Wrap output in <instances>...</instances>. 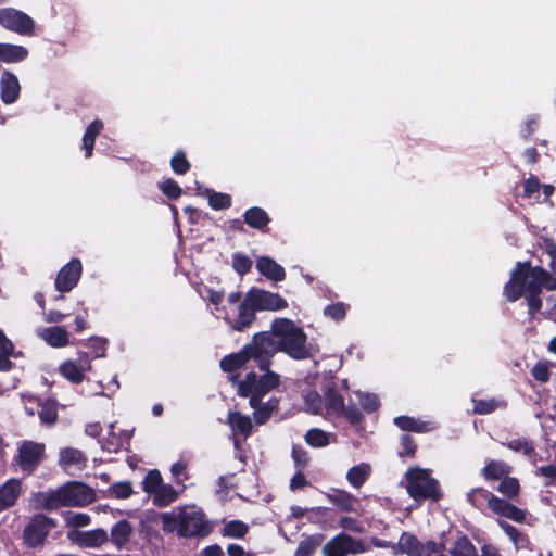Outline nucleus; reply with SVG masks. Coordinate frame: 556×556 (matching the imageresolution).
I'll use <instances>...</instances> for the list:
<instances>
[{"label":"nucleus","mask_w":556,"mask_h":556,"mask_svg":"<svg viewBox=\"0 0 556 556\" xmlns=\"http://www.w3.org/2000/svg\"><path fill=\"white\" fill-rule=\"evenodd\" d=\"M542 288L556 290V278L541 267L529 268L518 263L511 270L510 279L504 287V295L510 302L517 301L523 293H540Z\"/></svg>","instance_id":"nucleus-1"},{"label":"nucleus","mask_w":556,"mask_h":556,"mask_svg":"<svg viewBox=\"0 0 556 556\" xmlns=\"http://www.w3.org/2000/svg\"><path fill=\"white\" fill-rule=\"evenodd\" d=\"M278 352H282L295 361L312 356L307 336L301 327L288 318H275L268 331Z\"/></svg>","instance_id":"nucleus-2"},{"label":"nucleus","mask_w":556,"mask_h":556,"mask_svg":"<svg viewBox=\"0 0 556 556\" xmlns=\"http://www.w3.org/2000/svg\"><path fill=\"white\" fill-rule=\"evenodd\" d=\"M165 532H177L179 536H204L210 532L202 509L194 505L174 508L161 515Z\"/></svg>","instance_id":"nucleus-3"},{"label":"nucleus","mask_w":556,"mask_h":556,"mask_svg":"<svg viewBox=\"0 0 556 556\" xmlns=\"http://www.w3.org/2000/svg\"><path fill=\"white\" fill-rule=\"evenodd\" d=\"M258 376L255 372H249L239 383L238 394L242 397H249L251 407L261 404L263 397L270 391L277 389L281 383V376L273 370H263Z\"/></svg>","instance_id":"nucleus-4"},{"label":"nucleus","mask_w":556,"mask_h":556,"mask_svg":"<svg viewBox=\"0 0 556 556\" xmlns=\"http://www.w3.org/2000/svg\"><path fill=\"white\" fill-rule=\"evenodd\" d=\"M406 490L408 494L417 501L440 498L438 481L430 477L426 469L412 468L405 475Z\"/></svg>","instance_id":"nucleus-5"},{"label":"nucleus","mask_w":556,"mask_h":556,"mask_svg":"<svg viewBox=\"0 0 556 556\" xmlns=\"http://www.w3.org/2000/svg\"><path fill=\"white\" fill-rule=\"evenodd\" d=\"M271 337L268 331L258 332L245 344L249 359L253 361L260 370H270L273 357L278 353Z\"/></svg>","instance_id":"nucleus-6"},{"label":"nucleus","mask_w":556,"mask_h":556,"mask_svg":"<svg viewBox=\"0 0 556 556\" xmlns=\"http://www.w3.org/2000/svg\"><path fill=\"white\" fill-rule=\"evenodd\" d=\"M444 546L434 541L421 543L414 534L403 532L396 545L393 546V554H406L407 556H445Z\"/></svg>","instance_id":"nucleus-7"},{"label":"nucleus","mask_w":556,"mask_h":556,"mask_svg":"<svg viewBox=\"0 0 556 556\" xmlns=\"http://www.w3.org/2000/svg\"><path fill=\"white\" fill-rule=\"evenodd\" d=\"M324 408L328 416H345L351 422L356 424L362 419V413L353 407H345L344 397L336 388H328L324 396Z\"/></svg>","instance_id":"nucleus-8"},{"label":"nucleus","mask_w":556,"mask_h":556,"mask_svg":"<svg viewBox=\"0 0 556 556\" xmlns=\"http://www.w3.org/2000/svg\"><path fill=\"white\" fill-rule=\"evenodd\" d=\"M367 551L362 540L340 533L327 542L323 548L325 556H348L350 554H362Z\"/></svg>","instance_id":"nucleus-9"},{"label":"nucleus","mask_w":556,"mask_h":556,"mask_svg":"<svg viewBox=\"0 0 556 556\" xmlns=\"http://www.w3.org/2000/svg\"><path fill=\"white\" fill-rule=\"evenodd\" d=\"M53 526V520L46 516L37 515L33 517L23 532L25 543L29 547L42 545Z\"/></svg>","instance_id":"nucleus-10"},{"label":"nucleus","mask_w":556,"mask_h":556,"mask_svg":"<svg viewBox=\"0 0 556 556\" xmlns=\"http://www.w3.org/2000/svg\"><path fill=\"white\" fill-rule=\"evenodd\" d=\"M247 295L256 311H281L288 307V302L278 293L253 288Z\"/></svg>","instance_id":"nucleus-11"},{"label":"nucleus","mask_w":556,"mask_h":556,"mask_svg":"<svg viewBox=\"0 0 556 556\" xmlns=\"http://www.w3.org/2000/svg\"><path fill=\"white\" fill-rule=\"evenodd\" d=\"M91 358L88 353H79L78 359H67L60 367V374L70 382L78 384L84 381L85 374L91 370Z\"/></svg>","instance_id":"nucleus-12"},{"label":"nucleus","mask_w":556,"mask_h":556,"mask_svg":"<svg viewBox=\"0 0 556 556\" xmlns=\"http://www.w3.org/2000/svg\"><path fill=\"white\" fill-rule=\"evenodd\" d=\"M0 24L22 35L30 34L34 28L33 20L25 13L14 9L0 10Z\"/></svg>","instance_id":"nucleus-13"},{"label":"nucleus","mask_w":556,"mask_h":556,"mask_svg":"<svg viewBox=\"0 0 556 556\" xmlns=\"http://www.w3.org/2000/svg\"><path fill=\"white\" fill-rule=\"evenodd\" d=\"M63 486L66 507H83L93 502L94 492L80 482H68Z\"/></svg>","instance_id":"nucleus-14"},{"label":"nucleus","mask_w":556,"mask_h":556,"mask_svg":"<svg viewBox=\"0 0 556 556\" xmlns=\"http://www.w3.org/2000/svg\"><path fill=\"white\" fill-rule=\"evenodd\" d=\"M45 445L33 441H25L18 448V464L23 471L31 472L41 462Z\"/></svg>","instance_id":"nucleus-15"},{"label":"nucleus","mask_w":556,"mask_h":556,"mask_svg":"<svg viewBox=\"0 0 556 556\" xmlns=\"http://www.w3.org/2000/svg\"><path fill=\"white\" fill-rule=\"evenodd\" d=\"M67 538L81 547L97 548L109 541L108 532L104 529H93L89 531H79L73 529L68 531Z\"/></svg>","instance_id":"nucleus-16"},{"label":"nucleus","mask_w":556,"mask_h":556,"mask_svg":"<svg viewBox=\"0 0 556 556\" xmlns=\"http://www.w3.org/2000/svg\"><path fill=\"white\" fill-rule=\"evenodd\" d=\"M81 275V263L77 258H73L63 266L55 279V288L60 292L71 291L78 282Z\"/></svg>","instance_id":"nucleus-17"},{"label":"nucleus","mask_w":556,"mask_h":556,"mask_svg":"<svg viewBox=\"0 0 556 556\" xmlns=\"http://www.w3.org/2000/svg\"><path fill=\"white\" fill-rule=\"evenodd\" d=\"M31 502L35 508L47 510H54L60 507H66L63 486H60L55 490L34 493L31 496Z\"/></svg>","instance_id":"nucleus-18"},{"label":"nucleus","mask_w":556,"mask_h":556,"mask_svg":"<svg viewBox=\"0 0 556 556\" xmlns=\"http://www.w3.org/2000/svg\"><path fill=\"white\" fill-rule=\"evenodd\" d=\"M255 312L256 309L252 306V302H249V298L245 295L243 302L238 307L237 318L231 320L227 313L223 315V318L232 330L243 331L253 324Z\"/></svg>","instance_id":"nucleus-19"},{"label":"nucleus","mask_w":556,"mask_h":556,"mask_svg":"<svg viewBox=\"0 0 556 556\" xmlns=\"http://www.w3.org/2000/svg\"><path fill=\"white\" fill-rule=\"evenodd\" d=\"M36 334L52 348H64L70 344V332L59 326L37 328Z\"/></svg>","instance_id":"nucleus-20"},{"label":"nucleus","mask_w":556,"mask_h":556,"mask_svg":"<svg viewBox=\"0 0 556 556\" xmlns=\"http://www.w3.org/2000/svg\"><path fill=\"white\" fill-rule=\"evenodd\" d=\"M489 509L498 516L509 518L516 522H522L526 518V513L523 510L495 495L491 498Z\"/></svg>","instance_id":"nucleus-21"},{"label":"nucleus","mask_w":556,"mask_h":556,"mask_svg":"<svg viewBox=\"0 0 556 556\" xmlns=\"http://www.w3.org/2000/svg\"><path fill=\"white\" fill-rule=\"evenodd\" d=\"M21 86L17 77L11 72H3L0 78L1 100L5 104L14 103L20 96Z\"/></svg>","instance_id":"nucleus-22"},{"label":"nucleus","mask_w":556,"mask_h":556,"mask_svg":"<svg viewBox=\"0 0 556 556\" xmlns=\"http://www.w3.org/2000/svg\"><path fill=\"white\" fill-rule=\"evenodd\" d=\"M59 464L67 472L81 470L86 465V457L77 448L65 447L60 452Z\"/></svg>","instance_id":"nucleus-23"},{"label":"nucleus","mask_w":556,"mask_h":556,"mask_svg":"<svg viewBox=\"0 0 556 556\" xmlns=\"http://www.w3.org/2000/svg\"><path fill=\"white\" fill-rule=\"evenodd\" d=\"M21 481L16 479L8 480L0 488V511L12 507L16 503L21 495Z\"/></svg>","instance_id":"nucleus-24"},{"label":"nucleus","mask_w":556,"mask_h":556,"mask_svg":"<svg viewBox=\"0 0 556 556\" xmlns=\"http://www.w3.org/2000/svg\"><path fill=\"white\" fill-rule=\"evenodd\" d=\"M257 270L267 279L273 281H282L286 273L282 266L268 256H261L256 260Z\"/></svg>","instance_id":"nucleus-25"},{"label":"nucleus","mask_w":556,"mask_h":556,"mask_svg":"<svg viewBox=\"0 0 556 556\" xmlns=\"http://www.w3.org/2000/svg\"><path fill=\"white\" fill-rule=\"evenodd\" d=\"M328 500L344 511H356L359 501L344 490H332L327 494Z\"/></svg>","instance_id":"nucleus-26"},{"label":"nucleus","mask_w":556,"mask_h":556,"mask_svg":"<svg viewBox=\"0 0 556 556\" xmlns=\"http://www.w3.org/2000/svg\"><path fill=\"white\" fill-rule=\"evenodd\" d=\"M227 422L236 435L240 434L243 438H248L252 432L253 426L251 418L238 412H230L227 417Z\"/></svg>","instance_id":"nucleus-27"},{"label":"nucleus","mask_w":556,"mask_h":556,"mask_svg":"<svg viewBox=\"0 0 556 556\" xmlns=\"http://www.w3.org/2000/svg\"><path fill=\"white\" fill-rule=\"evenodd\" d=\"M132 528L127 520H119L116 522L110 533L111 542L118 548H123L130 539Z\"/></svg>","instance_id":"nucleus-28"},{"label":"nucleus","mask_w":556,"mask_h":556,"mask_svg":"<svg viewBox=\"0 0 556 556\" xmlns=\"http://www.w3.org/2000/svg\"><path fill=\"white\" fill-rule=\"evenodd\" d=\"M510 471L511 467L507 463L491 459L486 462L481 473L485 480H500L508 476Z\"/></svg>","instance_id":"nucleus-29"},{"label":"nucleus","mask_w":556,"mask_h":556,"mask_svg":"<svg viewBox=\"0 0 556 556\" xmlns=\"http://www.w3.org/2000/svg\"><path fill=\"white\" fill-rule=\"evenodd\" d=\"M28 54L26 48L22 46L0 43V61L14 63L23 61Z\"/></svg>","instance_id":"nucleus-30"},{"label":"nucleus","mask_w":556,"mask_h":556,"mask_svg":"<svg viewBox=\"0 0 556 556\" xmlns=\"http://www.w3.org/2000/svg\"><path fill=\"white\" fill-rule=\"evenodd\" d=\"M394 424L405 431L427 432L434 429V426L431 422L416 420L407 416L396 417L394 419Z\"/></svg>","instance_id":"nucleus-31"},{"label":"nucleus","mask_w":556,"mask_h":556,"mask_svg":"<svg viewBox=\"0 0 556 556\" xmlns=\"http://www.w3.org/2000/svg\"><path fill=\"white\" fill-rule=\"evenodd\" d=\"M370 471V466L368 464L362 463L359 465L352 467L348 471L346 479L352 486L358 489L368 479Z\"/></svg>","instance_id":"nucleus-32"},{"label":"nucleus","mask_w":556,"mask_h":556,"mask_svg":"<svg viewBox=\"0 0 556 556\" xmlns=\"http://www.w3.org/2000/svg\"><path fill=\"white\" fill-rule=\"evenodd\" d=\"M179 495V492L174 489L170 484L163 483L153 493V504L159 507H164L175 502Z\"/></svg>","instance_id":"nucleus-33"},{"label":"nucleus","mask_w":556,"mask_h":556,"mask_svg":"<svg viewBox=\"0 0 556 556\" xmlns=\"http://www.w3.org/2000/svg\"><path fill=\"white\" fill-rule=\"evenodd\" d=\"M248 361L250 359L244 345L240 352L223 357L220 361V367L224 371H233L244 366Z\"/></svg>","instance_id":"nucleus-34"},{"label":"nucleus","mask_w":556,"mask_h":556,"mask_svg":"<svg viewBox=\"0 0 556 556\" xmlns=\"http://www.w3.org/2000/svg\"><path fill=\"white\" fill-rule=\"evenodd\" d=\"M497 525L501 529L506 533V535L511 540L515 547L519 548H528L529 540L526 534L520 532L516 527L509 525L504 520H497Z\"/></svg>","instance_id":"nucleus-35"},{"label":"nucleus","mask_w":556,"mask_h":556,"mask_svg":"<svg viewBox=\"0 0 556 556\" xmlns=\"http://www.w3.org/2000/svg\"><path fill=\"white\" fill-rule=\"evenodd\" d=\"M494 494L483 488L472 489L467 494L468 502L482 510L484 508H489L491 504V498H493Z\"/></svg>","instance_id":"nucleus-36"},{"label":"nucleus","mask_w":556,"mask_h":556,"mask_svg":"<svg viewBox=\"0 0 556 556\" xmlns=\"http://www.w3.org/2000/svg\"><path fill=\"white\" fill-rule=\"evenodd\" d=\"M103 128V123L101 121H93L86 129L85 135L83 137V148L86 152V157H90L92 154V149L94 144V140L99 132Z\"/></svg>","instance_id":"nucleus-37"},{"label":"nucleus","mask_w":556,"mask_h":556,"mask_svg":"<svg viewBox=\"0 0 556 556\" xmlns=\"http://www.w3.org/2000/svg\"><path fill=\"white\" fill-rule=\"evenodd\" d=\"M244 222L252 228L261 229L269 223V217L263 208L255 206L244 213Z\"/></svg>","instance_id":"nucleus-38"},{"label":"nucleus","mask_w":556,"mask_h":556,"mask_svg":"<svg viewBox=\"0 0 556 556\" xmlns=\"http://www.w3.org/2000/svg\"><path fill=\"white\" fill-rule=\"evenodd\" d=\"M14 346L12 342L0 330V371H8L12 367V362L9 359L13 355Z\"/></svg>","instance_id":"nucleus-39"},{"label":"nucleus","mask_w":556,"mask_h":556,"mask_svg":"<svg viewBox=\"0 0 556 556\" xmlns=\"http://www.w3.org/2000/svg\"><path fill=\"white\" fill-rule=\"evenodd\" d=\"M38 415L43 425L52 426L58 418L56 403L52 400L41 402Z\"/></svg>","instance_id":"nucleus-40"},{"label":"nucleus","mask_w":556,"mask_h":556,"mask_svg":"<svg viewBox=\"0 0 556 556\" xmlns=\"http://www.w3.org/2000/svg\"><path fill=\"white\" fill-rule=\"evenodd\" d=\"M305 441L313 447H325L330 443V434L321 429L313 428L306 432Z\"/></svg>","instance_id":"nucleus-41"},{"label":"nucleus","mask_w":556,"mask_h":556,"mask_svg":"<svg viewBox=\"0 0 556 556\" xmlns=\"http://www.w3.org/2000/svg\"><path fill=\"white\" fill-rule=\"evenodd\" d=\"M497 491L508 498L517 497L520 491L518 479L506 476L500 482Z\"/></svg>","instance_id":"nucleus-42"},{"label":"nucleus","mask_w":556,"mask_h":556,"mask_svg":"<svg viewBox=\"0 0 556 556\" xmlns=\"http://www.w3.org/2000/svg\"><path fill=\"white\" fill-rule=\"evenodd\" d=\"M450 553L452 556H478L475 545L466 536L459 538Z\"/></svg>","instance_id":"nucleus-43"},{"label":"nucleus","mask_w":556,"mask_h":556,"mask_svg":"<svg viewBox=\"0 0 556 556\" xmlns=\"http://www.w3.org/2000/svg\"><path fill=\"white\" fill-rule=\"evenodd\" d=\"M205 194L208 199L210 206L214 210H223L229 207L231 204V198L227 193L215 192L206 189Z\"/></svg>","instance_id":"nucleus-44"},{"label":"nucleus","mask_w":556,"mask_h":556,"mask_svg":"<svg viewBox=\"0 0 556 556\" xmlns=\"http://www.w3.org/2000/svg\"><path fill=\"white\" fill-rule=\"evenodd\" d=\"M248 526L240 520H230L225 523L223 535L233 539H241L248 532Z\"/></svg>","instance_id":"nucleus-45"},{"label":"nucleus","mask_w":556,"mask_h":556,"mask_svg":"<svg viewBox=\"0 0 556 556\" xmlns=\"http://www.w3.org/2000/svg\"><path fill=\"white\" fill-rule=\"evenodd\" d=\"M321 536H309L300 542L294 556H312L315 549L320 545Z\"/></svg>","instance_id":"nucleus-46"},{"label":"nucleus","mask_w":556,"mask_h":556,"mask_svg":"<svg viewBox=\"0 0 556 556\" xmlns=\"http://www.w3.org/2000/svg\"><path fill=\"white\" fill-rule=\"evenodd\" d=\"M163 484V479L157 470H150L142 481V490L153 495L155 491Z\"/></svg>","instance_id":"nucleus-47"},{"label":"nucleus","mask_w":556,"mask_h":556,"mask_svg":"<svg viewBox=\"0 0 556 556\" xmlns=\"http://www.w3.org/2000/svg\"><path fill=\"white\" fill-rule=\"evenodd\" d=\"M304 404L311 414H320L324 407L323 399L316 391H308L304 394Z\"/></svg>","instance_id":"nucleus-48"},{"label":"nucleus","mask_w":556,"mask_h":556,"mask_svg":"<svg viewBox=\"0 0 556 556\" xmlns=\"http://www.w3.org/2000/svg\"><path fill=\"white\" fill-rule=\"evenodd\" d=\"M277 407V401L270 400L267 403L260 404L254 409V418L257 424L262 425L267 421L273 410Z\"/></svg>","instance_id":"nucleus-49"},{"label":"nucleus","mask_w":556,"mask_h":556,"mask_svg":"<svg viewBox=\"0 0 556 556\" xmlns=\"http://www.w3.org/2000/svg\"><path fill=\"white\" fill-rule=\"evenodd\" d=\"M473 412L477 414H490L494 412L497 407H502L505 405L503 401L490 399V400H475L473 401Z\"/></svg>","instance_id":"nucleus-50"},{"label":"nucleus","mask_w":556,"mask_h":556,"mask_svg":"<svg viewBox=\"0 0 556 556\" xmlns=\"http://www.w3.org/2000/svg\"><path fill=\"white\" fill-rule=\"evenodd\" d=\"M64 519L66 526L73 528L86 527L91 522L90 516L85 513H66Z\"/></svg>","instance_id":"nucleus-51"},{"label":"nucleus","mask_w":556,"mask_h":556,"mask_svg":"<svg viewBox=\"0 0 556 556\" xmlns=\"http://www.w3.org/2000/svg\"><path fill=\"white\" fill-rule=\"evenodd\" d=\"M551 363L546 361L538 362L531 369L533 378L542 383L549 380L551 377Z\"/></svg>","instance_id":"nucleus-52"},{"label":"nucleus","mask_w":556,"mask_h":556,"mask_svg":"<svg viewBox=\"0 0 556 556\" xmlns=\"http://www.w3.org/2000/svg\"><path fill=\"white\" fill-rule=\"evenodd\" d=\"M109 492L116 498H128L132 494V486L129 481H122L112 484Z\"/></svg>","instance_id":"nucleus-53"},{"label":"nucleus","mask_w":556,"mask_h":556,"mask_svg":"<svg viewBox=\"0 0 556 556\" xmlns=\"http://www.w3.org/2000/svg\"><path fill=\"white\" fill-rule=\"evenodd\" d=\"M349 305L338 302L325 307L324 314L334 320H341L345 317Z\"/></svg>","instance_id":"nucleus-54"},{"label":"nucleus","mask_w":556,"mask_h":556,"mask_svg":"<svg viewBox=\"0 0 556 556\" xmlns=\"http://www.w3.org/2000/svg\"><path fill=\"white\" fill-rule=\"evenodd\" d=\"M172 169L178 174L184 175L189 170L190 164L188 160L186 159V155L184 152H177L170 161Z\"/></svg>","instance_id":"nucleus-55"},{"label":"nucleus","mask_w":556,"mask_h":556,"mask_svg":"<svg viewBox=\"0 0 556 556\" xmlns=\"http://www.w3.org/2000/svg\"><path fill=\"white\" fill-rule=\"evenodd\" d=\"M232 266L238 274L244 275L251 269L252 262L247 256L235 254L232 257Z\"/></svg>","instance_id":"nucleus-56"},{"label":"nucleus","mask_w":556,"mask_h":556,"mask_svg":"<svg viewBox=\"0 0 556 556\" xmlns=\"http://www.w3.org/2000/svg\"><path fill=\"white\" fill-rule=\"evenodd\" d=\"M507 447L514 452L530 455L533 452V446L525 439H516L507 443Z\"/></svg>","instance_id":"nucleus-57"},{"label":"nucleus","mask_w":556,"mask_h":556,"mask_svg":"<svg viewBox=\"0 0 556 556\" xmlns=\"http://www.w3.org/2000/svg\"><path fill=\"white\" fill-rule=\"evenodd\" d=\"M170 472L176 479V484L180 485L181 491H184L186 488L184 482H185V480L188 479V476L186 473V465L180 462H177L172 465Z\"/></svg>","instance_id":"nucleus-58"},{"label":"nucleus","mask_w":556,"mask_h":556,"mask_svg":"<svg viewBox=\"0 0 556 556\" xmlns=\"http://www.w3.org/2000/svg\"><path fill=\"white\" fill-rule=\"evenodd\" d=\"M356 395L359 400L362 407L365 410L372 412V410L377 409L379 402H378V399L376 395L365 394V393H361V392H357Z\"/></svg>","instance_id":"nucleus-59"},{"label":"nucleus","mask_w":556,"mask_h":556,"mask_svg":"<svg viewBox=\"0 0 556 556\" xmlns=\"http://www.w3.org/2000/svg\"><path fill=\"white\" fill-rule=\"evenodd\" d=\"M162 191L170 199H177L181 194V189L176 181L167 179L160 185Z\"/></svg>","instance_id":"nucleus-60"},{"label":"nucleus","mask_w":556,"mask_h":556,"mask_svg":"<svg viewBox=\"0 0 556 556\" xmlns=\"http://www.w3.org/2000/svg\"><path fill=\"white\" fill-rule=\"evenodd\" d=\"M540 187L541 185L539 179L534 176H531L523 182V193L527 198H532L535 194H539Z\"/></svg>","instance_id":"nucleus-61"},{"label":"nucleus","mask_w":556,"mask_h":556,"mask_svg":"<svg viewBox=\"0 0 556 556\" xmlns=\"http://www.w3.org/2000/svg\"><path fill=\"white\" fill-rule=\"evenodd\" d=\"M308 484L304 473L301 470H298L295 475L290 480V490L298 491L305 488Z\"/></svg>","instance_id":"nucleus-62"},{"label":"nucleus","mask_w":556,"mask_h":556,"mask_svg":"<svg viewBox=\"0 0 556 556\" xmlns=\"http://www.w3.org/2000/svg\"><path fill=\"white\" fill-rule=\"evenodd\" d=\"M292 458L299 468H304L308 462L306 452L295 446L292 450Z\"/></svg>","instance_id":"nucleus-63"},{"label":"nucleus","mask_w":556,"mask_h":556,"mask_svg":"<svg viewBox=\"0 0 556 556\" xmlns=\"http://www.w3.org/2000/svg\"><path fill=\"white\" fill-rule=\"evenodd\" d=\"M535 473L547 478L549 481H547L546 484H549L552 481L556 480V465L542 466L538 468Z\"/></svg>","instance_id":"nucleus-64"}]
</instances>
